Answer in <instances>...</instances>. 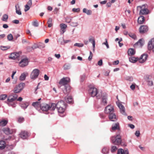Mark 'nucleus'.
I'll return each instance as SVG.
<instances>
[{"label": "nucleus", "instance_id": "nucleus-49", "mask_svg": "<svg viewBox=\"0 0 154 154\" xmlns=\"http://www.w3.org/2000/svg\"><path fill=\"white\" fill-rule=\"evenodd\" d=\"M25 8L24 9V11L26 12L29 10L30 9L29 6L28 4H26L25 6Z\"/></svg>", "mask_w": 154, "mask_h": 154}, {"label": "nucleus", "instance_id": "nucleus-10", "mask_svg": "<svg viewBox=\"0 0 154 154\" xmlns=\"http://www.w3.org/2000/svg\"><path fill=\"white\" fill-rule=\"evenodd\" d=\"M148 48L149 50H152L154 52V38L152 39L148 42Z\"/></svg>", "mask_w": 154, "mask_h": 154}, {"label": "nucleus", "instance_id": "nucleus-30", "mask_svg": "<svg viewBox=\"0 0 154 154\" xmlns=\"http://www.w3.org/2000/svg\"><path fill=\"white\" fill-rule=\"evenodd\" d=\"M29 104L28 102H23L20 104V106L22 108L25 109L27 108Z\"/></svg>", "mask_w": 154, "mask_h": 154}, {"label": "nucleus", "instance_id": "nucleus-46", "mask_svg": "<svg viewBox=\"0 0 154 154\" xmlns=\"http://www.w3.org/2000/svg\"><path fill=\"white\" fill-rule=\"evenodd\" d=\"M71 19L70 17H67L65 18V21L67 23H69L71 22Z\"/></svg>", "mask_w": 154, "mask_h": 154}, {"label": "nucleus", "instance_id": "nucleus-7", "mask_svg": "<svg viewBox=\"0 0 154 154\" xmlns=\"http://www.w3.org/2000/svg\"><path fill=\"white\" fill-rule=\"evenodd\" d=\"M40 71L38 69H34L31 74L30 78L33 79H35L37 78L39 74Z\"/></svg>", "mask_w": 154, "mask_h": 154}, {"label": "nucleus", "instance_id": "nucleus-17", "mask_svg": "<svg viewBox=\"0 0 154 154\" xmlns=\"http://www.w3.org/2000/svg\"><path fill=\"white\" fill-rule=\"evenodd\" d=\"M109 119L112 121H115L117 119V117L113 113L110 114L109 116Z\"/></svg>", "mask_w": 154, "mask_h": 154}, {"label": "nucleus", "instance_id": "nucleus-44", "mask_svg": "<svg viewBox=\"0 0 154 154\" xmlns=\"http://www.w3.org/2000/svg\"><path fill=\"white\" fill-rule=\"evenodd\" d=\"M129 35L134 39H137V37L136 35L134 33H130L128 34Z\"/></svg>", "mask_w": 154, "mask_h": 154}, {"label": "nucleus", "instance_id": "nucleus-1", "mask_svg": "<svg viewBox=\"0 0 154 154\" xmlns=\"http://www.w3.org/2000/svg\"><path fill=\"white\" fill-rule=\"evenodd\" d=\"M56 107L59 113H62L64 112L66 108V103L63 100L60 101L56 104Z\"/></svg>", "mask_w": 154, "mask_h": 154}, {"label": "nucleus", "instance_id": "nucleus-54", "mask_svg": "<svg viewBox=\"0 0 154 154\" xmlns=\"http://www.w3.org/2000/svg\"><path fill=\"white\" fill-rule=\"evenodd\" d=\"M93 56V54L91 51L90 52V55L88 57V60L89 61L91 60Z\"/></svg>", "mask_w": 154, "mask_h": 154}, {"label": "nucleus", "instance_id": "nucleus-64", "mask_svg": "<svg viewBox=\"0 0 154 154\" xmlns=\"http://www.w3.org/2000/svg\"><path fill=\"white\" fill-rule=\"evenodd\" d=\"M52 60V58L51 57H49L48 58V61L46 62V63H48L50 62Z\"/></svg>", "mask_w": 154, "mask_h": 154}, {"label": "nucleus", "instance_id": "nucleus-13", "mask_svg": "<svg viewBox=\"0 0 154 154\" xmlns=\"http://www.w3.org/2000/svg\"><path fill=\"white\" fill-rule=\"evenodd\" d=\"M20 53L19 52L12 53L10 54L9 57L10 59L15 60L19 57Z\"/></svg>", "mask_w": 154, "mask_h": 154}, {"label": "nucleus", "instance_id": "nucleus-28", "mask_svg": "<svg viewBox=\"0 0 154 154\" xmlns=\"http://www.w3.org/2000/svg\"><path fill=\"white\" fill-rule=\"evenodd\" d=\"M28 75V73L27 72H24L22 73L20 77V80L22 81L24 80L26 76L27 75Z\"/></svg>", "mask_w": 154, "mask_h": 154}, {"label": "nucleus", "instance_id": "nucleus-27", "mask_svg": "<svg viewBox=\"0 0 154 154\" xmlns=\"http://www.w3.org/2000/svg\"><path fill=\"white\" fill-rule=\"evenodd\" d=\"M65 101L69 103H72L73 102V99L71 96H67L65 98Z\"/></svg>", "mask_w": 154, "mask_h": 154}, {"label": "nucleus", "instance_id": "nucleus-40", "mask_svg": "<svg viewBox=\"0 0 154 154\" xmlns=\"http://www.w3.org/2000/svg\"><path fill=\"white\" fill-rule=\"evenodd\" d=\"M109 152V149L107 147H104L102 150V152L103 153L106 154L107 153Z\"/></svg>", "mask_w": 154, "mask_h": 154}, {"label": "nucleus", "instance_id": "nucleus-9", "mask_svg": "<svg viewBox=\"0 0 154 154\" xmlns=\"http://www.w3.org/2000/svg\"><path fill=\"white\" fill-rule=\"evenodd\" d=\"M149 30L148 26L146 25H142L139 28V31L140 33L143 34Z\"/></svg>", "mask_w": 154, "mask_h": 154}, {"label": "nucleus", "instance_id": "nucleus-37", "mask_svg": "<svg viewBox=\"0 0 154 154\" xmlns=\"http://www.w3.org/2000/svg\"><path fill=\"white\" fill-rule=\"evenodd\" d=\"M83 12L84 13H86L87 15H91L92 13V11L91 10H88L85 8H84L83 10Z\"/></svg>", "mask_w": 154, "mask_h": 154}, {"label": "nucleus", "instance_id": "nucleus-18", "mask_svg": "<svg viewBox=\"0 0 154 154\" xmlns=\"http://www.w3.org/2000/svg\"><path fill=\"white\" fill-rule=\"evenodd\" d=\"M32 105L37 110H39L41 109V105L39 102L37 101L33 102Z\"/></svg>", "mask_w": 154, "mask_h": 154}, {"label": "nucleus", "instance_id": "nucleus-24", "mask_svg": "<svg viewBox=\"0 0 154 154\" xmlns=\"http://www.w3.org/2000/svg\"><path fill=\"white\" fill-rule=\"evenodd\" d=\"M145 21L144 17L142 16H140L138 19V23L139 24H142L144 23Z\"/></svg>", "mask_w": 154, "mask_h": 154}, {"label": "nucleus", "instance_id": "nucleus-61", "mask_svg": "<svg viewBox=\"0 0 154 154\" xmlns=\"http://www.w3.org/2000/svg\"><path fill=\"white\" fill-rule=\"evenodd\" d=\"M135 85L134 84H132L130 86V88L132 90H134L135 88Z\"/></svg>", "mask_w": 154, "mask_h": 154}, {"label": "nucleus", "instance_id": "nucleus-11", "mask_svg": "<svg viewBox=\"0 0 154 154\" xmlns=\"http://www.w3.org/2000/svg\"><path fill=\"white\" fill-rule=\"evenodd\" d=\"M70 79L68 77L63 78L61 79L59 82V84L65 85L67 84L70 82Z\"/></svg>", "mask_w": 154, "mask_h": 154}, {"label": "nucleus", "instance_id": "nucleus-29", "mask_svg": "<svg viewBox=\"0 0 154 154\" xmlns=\"http://www.w3.org/2000/svg\"><path fill=\"white\" fill-rule=\"evenodd\" d=\"M89 40L90 42L92 43L93 48V50L94 51L95 48V42L94 37L91 36V37L89 38Z\"/></svg>", "mask_w": 154, "mask_h": 154}, {"label": "nucleus", "instance_id": "nucleus-39", "mask_svg": "<svg viewBox=\"0 0 154 154\" xmlns=\"http://www.w3.org/2000/svg\"><path fill=\"white\" fill-rule=\"evenodd\" d=\"M60 26L61 29H62V31L63 33H64L65 31L64 29L67 27V25L65 24L62 23L60 24Z\"/></svg>", "mask_w": 154, "mask_h": 154}, {"label": "nucleus", "instance_id": "nucleus-42", "mask_svg": "<svg viewBox=\"0 0 154 154\" xmlns=\"http://www.w3.org/2000/svg\"><path fill=\"white\" fill-rule=\"evenodd\" d=\"M10 48V47L9 46H1L0 47V49L2 50H5L8 49H9Z\"/></svg>", "mask_w": 154, "mask_h": 154}, {"label": "nucleus", "instance_id": "nucleus-22", "mask_svg": "<svg viewBox=\"0 0 154 154\" xmlns=\"http://www.w3.org/2000/svg\"><path fill=\"white\" fill-rule=\"evenodd\" d=\"M64 89L63 90V92L65 94H67L70 92L71 88L70 86L67 85L65 86Z\"/></svg>", "mask_w": 154, "mask_h": 154}, {"label": "nucleus", "instance_id": "nucleus-47", "mask_svg": "<svg viewBox=\"0 0 154 154\" xmlns=\"http://www.w3.org/2000/svg\"><path fill=\"white\" fill-rule=\"evenodd\" d=\"M8 39L9 40V41H11V40L13 39V35H12L11 34H9L8 35Z\"/></svg>", "mask_w": 154, "mask_h": 154}, {"label": "nucleus", "instance_id": "nucleus-6", "mask_svg": "<svg viewBox=\"0 0 154 154\" xmlns=\"http://www.w3.org/2000/svg\"><path fill=\"white\" fill-rule=\"evenodd\" d=\"M25 85V84L23 83H21L18 85H17L14 88L13 91L15 93H20L23 88Z\"/></svg>", "mask_w": 154, "mask_h": 154}, {"label": "nucleus", "instance_id": "nucleus-48", "mask_svg": "<svg viewBox=\"0 0 154 154\" xmlns=\"http://www.w3.org/2000/svg\"><path fill=\"white\" fill-rule=\"evenodd\" d=\"M24 120V119L22 117H19L18 119V121L20 123H21L23 122Z\"/></svg>", "mask_w": 154, "mask_h": 154}, {"label": "nucleus", "instance_id": "nucleus-25", "mask_svg": "<svg viewBox=\"0 0 154 154\" xmlns=\"http://www.w3.org/2000/svg\"><path fill=\"white\" fill-rule=\"evenodd\" d=\"M135 53V50L133 48H129L128 51V55L129 56L134 55Z\"/></svg>", "mask_w": 154, "mask_h": 154}, {"label": "nucleus", "instance_id": "nucleus-57", "mask_svg": "<svg viewBox=\"0 0 154 154\" xmlns=\"http://www.w3.org/2000/svg\"><path fill=\"white\" fill-rule=\"evenodd\" d=\"M35 48V47L33 48V47H28L27 48V50L29 51H30L33 50H34Z\"/></svg>", "mask_w": 154, "mask_h": 154}, {"label": "nucleus", "instance_id": "nucleus-32", "mask_svg": "<svg viewBox=\"0 0 154 154\" xmlns=\"http://www.w3.org/2000/svg\"><path fill=\"white\" fill-rule=\"evenodd\" d=\"M6 146V144L5 141L1 140L0 141V149H4Z\"/></svg>", "mask_w": 154, "mask_h": 154}, {"label": "nucleus", "instance_id": "nucleus-63", "mask_svg": "<svg viewBox=\"0 0 154 154\" xmlns=\"http://www.w3.org/2000/svg\"><path fill=\"white\" fill-rule=\"evenodd\" d=\"M29 6H31L32 5V0H29L27 3Z\"/></svg>", "mask_w": 154, "mask_h": 154}, {"label": "nucleus", "instance_id": "nucleus-15", "mask_svg": "<svg viewBox=\"0 0 154 154\" xmlns=\"http://www.w3.org/2000/svg\"><path fill=\"white\" fill-rule=\"evenodd\" d=\"M20 137L23 139H26L28 136V133L26 131H22L19 134Z\"/></svg>", "mask_w": 154, "mask_h": 154}, {"label": "nucleus", "instance_id": "nucleus-56", "mask_svg": "<svg viewBox=\"0 0 154 154\" xmlns=\"http://www.w3.org/2000/svg\"><path fill=\"white\" fill-rule=\"evenodd\" d=\"M71 25L72 26L75 27L76 26L78 25V23L77 22H72L71 23Z\"/></svg>", "mask_w": 154, "mask_h": 154}, {"label": "nucleus", "instance_id": "nucleus-51", "mask_svg": "<svg viewBox=\"0 0 154 154\" xmlns=\"http://www.w3.org/2000/svg\"><path fill=\"white\" fill-rule=\"evenodd\" d=\"M72 11L73 12H79L80 11V9L79 8H73L72 9Z\"/></svg>", "mask_w": 154, "mask_h": 154}, {"label": "nucleus", "instance_id": "nucleus-20", "mask_svg": "<svg viewBox=\"0 0 154 154\" xmlns=\"http://www.w3.org/2000/svg\"><path fill=\"white\" fill-rule=\"evenodd\" d=\"M112 131L116 130H120V125L119 123L117 122L112 125Z\"/></svg>", "mask_w": 154, "mask_h": 154}, {"label": "nucleus", "instance_id": "nucleus-43", "mask_svg": "<svg viewBox=\"0 0 154 154\" xmlns=\"http://www.w3.org/2000/svg\"><path fill=\"white\" fill-rule=\"evenodd\" d=\"M8 18V16L6 14H4L2 18V20L3 21H6L7 20Z\"/></svg>", "mask_w": 154, "mask_h": 154}, {"label": "nucleus", "instance_id": "nucleus-59", "mask_svg": "<svg viewBox=\"0 0 154 154\" xmlns=\"http://www.w3.org/2000/svg\"><path fill=\"white\" fill-rule=\"evenodd\" d=\"M103 64V61L102 60H100L98 62V65L100 66H101Z\"/></svg>", "mask_w": 154, "mask_h": 154}, {"label": "nucleus", "instance_id": "nucleus-8", "mask_svg": "<svg viewBox=\"0 0 154 154\" xmlns=\"http://www.w3.org/2000/svg\"><path fill=\"white\" fill-rule=\"evenodd\" d=\"M114 109L113 106L111 105H109L106 106L104 110V112L106 114L112 113L114 112Z\"/></svg>", "mask_w": 154, "mask_h": 154}, {"label": "nucleus", "instance_id": "nucleus-3", "mask_svg": "<svg viewBox=\"0 0 154 154\" xmlns=\"http://www.w3.org/2000/svg\"><path fill=\"white\" fill-rule=\"evenodd\" d=\"M56 108V104L52 103L51 105L46 103L41 104V109L43 111H46L48 110H54Z\"/></svg>", "mask_w": 154, "mask_h": 154}, {"label": "nucleus", "instance_id": "nucleus-35", "mask_svg": "<svg viewBox=\"0 0 154 154\" xmlns=\"http://www.w3.org/2000/svg\"><path fill=\"white\" fill-rule=\"evenodd\" d=\"M8 122V121L3 120L0 121V126L2 127L5 126L7 124Z\"/></svg>", "mask_w": 154, "mask_h": 154}, {"label": "nucleus", "instance_id": "nucleus-58", "mask_svg": "<svg viewBox=\"0 0 154 154\" xmlns=\"http://www.w3.org/2000/svg\"><path fill=\"white\" fill-rule=\"evenodd\" d=\"M148 84L150 86H152L153 85V82L151 80H148Z\"/></svg>", "mask_w": 154, "mask_h": 154}, {"label": "nucleus", "instance_id": "nucleus-12", "mask_svg": "<svg viewBox=\"0 0 154 154\" xmlns=\"http://www.w3.org/2000/svg\"><path fill=\"white\" fill-rule=\"evenodd\" d=\"M28 60L27 58H24L22 59L19 63V65L21 67H24L27 65Z\"/></svg>", "mask_w": 154, "mask_h": 154}, {"label": "nucleus", "instance_id": "nucleus-31", "mask_svg": "<svg viewBox=\"0 0 154 154\" xmlns=\"http://www.w3.org/2000/svg\"><path fill=\"white\" fill-rule=\"evenodd\" d=\"M138 58L137 57H132L129 58V61L132 63H134L138 60Z\"/></svg>", "mask_w": 154, "mask_h": 154}, {"label": "nucleus", "instance_id": "nucleus-14", "mask_svg": "<svg viewBox=\"0 0 154 154\" xmlns=\"http://www.w3.org/2000/svg\"><path fill=\"white\" fill-rule=\"evenodd\" d=\"M107 94H106L103 93L102 95V101L101 103L103 105H106L107 104Z\"/></svg>", "mask_w": 154, "mask_h": 154}, {"label": "nucleus", "instance_id": "nucleus-50", "mask_svg": "<svg viewBox=\"0 0 154 154\" xmlns=\"http://www.w3.org/2000/svg\"><path fill=\"white\" fill-rule=\"evenodd\" d=\"M116 136L112 137L111 138V140L112 141V142L115 144V143L116 141Z\"/></svg>", "mask_w": 154, "mask_h": 154}, {"label": "nucleus", "instance_id": "nucleus-45", "mask_svg": "<svg viewBox=\"0 0 154 154\" xmlns=\"http://www.w3.org/2000/svg\"><path fill=\"white\" fill-rule=\"evenodd\" d=\"M32 25L35 27H38V24L36 20H35L32 23Z\"/></svg>", "mask_w": 154, "mask_h": 154}, {"label": "nucleus", "instance_id": "nucleus-23", "mask_svg": "<svg viewBox=\"0 0 154 154\" xmlns=\"http://www.w3.org/2000/svg\"><path fill=\"white\" fill-rule=\"evenodd\" d=\"M121 136L119 135H117L115 144L118 145H119L121 143Z\"/></svg>", "mask_w": 154, "mask_h": 154}, {"label": "nucleus", "instance_id": "nucleus-53", "mask_svg": "<svg viewBox=\"0 0 154 154\" xmlns=\"http://www.w3.org/2000/svg\"><path fill=\"white\" fill-rule=\"evenodd\" d=\"M74 45L75 46H77L79 47H82L83 46V45L82 44L76 43L74 44Z\"/></svg>", "mask_w": 154, "mask_h": 154}, {"label": "nucleus", "instance_id": "nucleus-36", "mask_svg": "<svg viewBox=\"0 0 154 154\" xmlns=\"http://www.w3.org/2000/svg\"><path fill=\"white\" fill-rule=\"evenodd\" d=\"M16 12L17 14L18 15H20L21 14V12L20 9V7L18 5H16Z\"/></svg>", "mask_w": 154, "mask_h": 154}, {"label": "nucleus", "instance_id": "nucleus-2", "mask_svg": "<svg viewBox=\"0 0 154 154\" xmlns=\"http://www.w3.org/2000/svg\"><path fill=\"white\" fill-rule=\"evenodd\" d=\"M137 11H140V15H146L149 13V10L147 9L146 5H143L142 6H138L137 7Z\"/></svg>", "mask_w": 154, "mask_h": 154}, {"label": "nucleus", "instance_id": "nucleus-4", "mask_svg": "<svg viewBox=\"0 0 154 154\" xmlns=\"http://www.w3.org/2000/svg\"><path fill=\"white\" fill-rule=\"evenodd\" d=\"M17 95L14 94L9 95L7 100V104L10 106H13L14 105V101L17 99Z\"/></svg>", "mask_w": 154, "mask_h": 154}, {"label": "nucleus", "instance_id": "nucleus-41", "mask_svg": "<svg viewBox=\"0 0 154 154\" xmlns=\"http://www.w3.org/2000/svg\"><path fill=\"white\" fill-rule=\"evenodd\" d=\"M7 97V95L5 94H2L0 95V100H4Z\"/></svg>", "mask_w": 154, "mask_h": 154}, {"label": "nucleus", "instance_id": "nucleus-62", "mask_svg": "<svg viewBox=\"0 0 154 154\" xmlns=\"http://www.w3.org/2000/svg\"><path fill=\"white\" fill-rule=\"evenodd\" d=\"M12 22L15 24H18L19 21L18 20H15L13 21Z\"/></svg>", "mask_w": 154, "mask_h": 154}, {"label": "nucleus", "instance_id": "nucleus-38", "mask_svg": "<svg viewBox=\"0 0 154 154\" xmlns=\"http://www.w3.org/2000/svg\"><path fill=\"white\" fill-rule=\"evenodd\" d=\"M52 18H49L48 19L47 22L48 27H51L53 25L52 23Z\"/></svg>", "mask_w": 154, "mask_h": 154}, {"label": "nucleus", "instance_id": "nucleus-60", "mask_svg": "<svg viewBox=\"0 0 154 154\" xmlns=\"http://www.w3.org/2000/svg\"><path fill=\"white\" fill-rule=\"evenodd\" d=\"M140 134V133L139 131H136L135 134L137 137H138L139 136Z\"/></svg>", "mask_w": 154, "mask_h": 154}, {"label": "nucleus", "instance_id": "nucleus-5", "mask_svg": "<svg viewBox=\"0 0 154 154\" xmlns=\"http://www.w3.org/2000/svg\"><path fill=\"white\" fill-rule=\"evenodd\" d=\"M89 92L92 97H94L96 96L97 98H100V97L97 95L98 91L97 89L96 88L94 87L90 88L89 90Z\"/></svg>", "mask_w": 154, "mask_h": 154}, {"label": "nucleus", "instance_id": "nucleus-26", "mask_svg": "<svg viewBox=\"0 0 154 154\" xmlns=\"http://www.w3.org/2000/svg\"><path fill=\"white\" fill-rule=\"evenodd\" d=\"M117 154H128V151L127 150H124L120 149L118 150Z\"/></svg>", "mask_w": 154, "mask_h": 154}, {"label": "nucleus", "instance_id": "nucleus-34", "mask_svg": "<svg viewBox=\"0 0 154 154\" xmlns=\"http://www.w3.org/2000/svg\"><path fill=\"white\" fill-rule=\"evenodd\" d=\"M45 47V45L44 43L42 42H39L37 44V46L36 47H35V48H44Z\"/></svg>", "mask_w": 154, "mask_h": 154}, {"label": "nucleus", "instance_id": "nucleus-52", "mask_svg": "<svg viewBox=\"0 0 154 154\" xmlns=\"http://www.w3.org/2000/svg\"><path fill=\"white\" fill-rule=\"evenodd\" d=\"M105 41H106V42H105L103 43L102 44L103 45H106L107 48H109V45H108V43L107 41V40L106 39H105Z\"/></svg>", "mask_w": 154, "mask_h": 154}, {"label": "nucleus", "instance_id": "nucleus-16", "mask_svg": "<svg viewBox=\"0 0 154 154\" xmlns=\"http://www.w3.org/2000/svg\"><path fill=\"white\" fill-rule=\"evenodd\" d=\"M147 58V54H143L139 59L138 61L140 63H143L146 61Z\"/></svg>", "mask_w": 154, "mask_h": 154}, {"label": "nucleus", "instance_id": "nucleus-33", "mask_svg": "<svg viewBox=\"0 0 154 154\" xmlns=\"http://www.w3.org/2000/svg\"><path fill=\"white\" fill-rule=\"evenodd\" d=\"M144 44V41L143 39H140L137 42L135 45H140L141 47Z\"/></svg>", "mask_w": 154, "mask_h": 154}, {"label": "nucleus", "instance_id": "nucleus-19", "mask_svg": "<svg viewBox=\"0 0 154 154\" xmlns=\"http://www.w3.org/2000/svg\"><path fill=\"white\" fill-rule=\"evenodd\" d=\"M120 109L121 112L124 115H125V107L121 103H119L118 105Z\"/></svg>", "mask_w": 154, "mask_h": 154}, {"label": "nucleus", "instance_id": "nucleus-21", "mask_svg": "<svg viewBox=\"0 0 154 154\" xmlns=\"http://www.w3.org/2000/svg\"><path fill=\"white\" fill-rule=\"evenodd\" d=\"M2 131L5 134L7 135L11 134L13 133L12 131L10 130V128H3Z\"/></svg>", "mask_w": 154, "mask_h": 154}, {"label": "nucleus", "instance_id": "nucleus-55", "mask_svg": "<svg viewBox=\"0 0 154 154\" xmlns=\"http://www.w3.org/2000/svg\"><path fill=\"white\" fill-rule=\"evenodd\" d=\"M117 149V148L116 146H112L111 147V151L112 152H113Z\"/></svg>", "mask_w": 154, "mask_h": 154}]
</instances>
